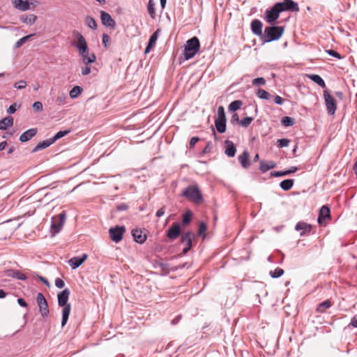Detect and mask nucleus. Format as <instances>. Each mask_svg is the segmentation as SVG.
<instances>
[{
    "instance_id": "1",
    "label": "nucleus",
    "mask_w": 357,
    "mask_h": 357,
    "mask_svg": "<svg viewBox=\"0 0 357 357\" xmlns=\"http://www.w3.org/2000/svg\"><path fill=\"white\" fill-rule=\"evenodd\" d=\"M72 45L78 51L79 56L83 66L81 67V73L84 76L88 75L92 72L91 64L96 61V56L93 53H89V47L84 37L77 31L73 32Z\"/></svg>"
},
{
    "instance_id": "2",
    "label": "nucleus",
    "mask_w": 357,
    "mask_h": 357,
    "mask_svg": "<svg viewBox=\"0 0 357 357\" xmlns=\"http://www.w3.org/2000/svg\"><path fill=\"white\" fill-rule=\"evenodd\" d=\"M182 195L194 204L200 205L203 202L202 195L197 185L188 186L183 190Z\"/></svg>"
},
{
    "instance_id": "3",
    "label": "nucleus",
    "mask_w": 357,
    "mask_h": 357,
    "mask_svg": "<svg viewBox=\"0 0 357 357\" xmlns=\"http://www.w3.org/2000/svg\"><path fill=\"white\" fill-rule=\"evenodd\" d=\"M284 31V28L283 26H267L264 29L262 40L264 43L277 40L282 36Z\"/></svg>"
},
{
    "instance_id": "4",
    "label": "nucleus",
    "mask_w": 357,
    "mask_h": 357,
    "mask_svg": "<svg viewBox=\"0 0 357 357\" xmlns=\"http://www.w3.org/2000/svg\"><path fill=\"white\" fill-rule=\"evenodd\" d=\"M200 43L199 39L194 36L187 40L184 50V57L186 60L193 58L199 51Z\"/></svg>"
},
{
    "instance_id": "5",
    "label": "nucleus",
    "mask_w": 357,
    "mask_h": 357,
    "mask_svg": "<svg viewBox=\"0 0 357 357\" xmlns=\"http://www.w3.org/2000/svg\"><path fill=\"white\" fill-rule=\"evenodd\" d=\"M66 220V211H63L61 213L57 215H54L51 219V231L53 233V235L59 233Z\"/></svg>"
},
{
    "instance_id": "6",
    "label": "nucleus",
    "mask_w": 357,
    "mask_h": 357,
    "mask_svg": "<svg viewBox=\"0 0 357 357\" xmlns=\"http://www.w3.org/2000/svg\"><path fill=\"white\" fill-rule=\"evenodd\" d=\"M57 297L59 305L63 307L61 326H64L67 322V289L61 291Z\"/></svg>"
},
{
    "instance_id": "7",
    "label": "nucleus",
    "mask_w": 357,
    "mask_h": 357,
    "mask_svg": "<svg viewBox=\"0 0 357 357\" xmlns=\"http://www.w3.org/2000/svg\"><path fill=\"white\" fill-rule=\"evenodd\" d=\"M323 96L328 113L331 115L334 114L337 109L335 99L330 94L328 90H324Z\"/></svg>"
},
{
    "instance_id": "8",
    "label": "nucleus",
    "mask_w": 357,
    "mask_h": 357,
    "mask_svg": "<svg viewBox=\"0 0 357 357\" xmlns=\"http://www.w3.org/2000/svg\"><path fill=\"white\" fill-rule=\"evenodd\" d=\"M275 4L279 8L280 11L281 12L286 10L291 12H298L299 10L298 3L292 0H284L282 2H279Z\"/></svg>"
},
{
    "instance_id": "9",
    "label": "nucleus",
    "mask_w": 357,
    "mask_h": 357,
    "mask_svg": "<svg viewBox=\"0 0 357 357\" xmlns=\"http://www.w3.org/2000/svg\"><path fill=\"white\" fill-rule=\"evenodd\" d=\"M37 303L39 307V312L43 317L49 314L47 302L42 293H38L36 297Z\"/></svg>"
},
{
    "instance_id": "10",
    "label": "nucleus",
    "mask_w": 357,
    "mask_h": 357,
    "mask_svg": "<svg viewBox=\"0 0 357 357\" xmlns=\"http://www.w3.org/2000/svg\"><path fill=\"white\" fill-rule=\"evenodd\" d=\"M125 231L126 229L123 226H116L115 227L110 228L109 230L111 239L116 243L119 242L122 239L123 234Z\"/></svg>"
},
{
    "instance_id": "11",
    "label": "nucleus",
    "mask_w": 357,
    "mask_h": 357,
    "mask_svg": "<svg viewBox=\"0 0 357 357\" xmlns=\"http://www.w3.org/2000/svg\"><path fill=\"white\" fill-rule=\"evenodd\" d=\"M280 13L279 8L275 4L271 10L266 11L265 19L266 22L273 24L278 19Z\"/></svg>"
},
{
    "instance_id": "12",
    "label": "nucleus",
    "mask_w": 357,
    "mask_h": 357,
    "mask_svg": "<svg viewBox=\"0 0 357 357\" xmlns=\"http://www.w3.org/2000/svg\"><path fill=\"white\" fill-rule=\"evenodd\" d=\"M181 234V225L174 222L167 231V236L171 240L176 239Z\"/></svg>"
},
{
    "instance_id": "13",
    "label": "nucleus",
    "mask_w": 357,
    "mask_h": 357,
    "mask_svg": "<svg viewBox=\"0 0 357 357\" xmlns=\"http://www.w3.org/2000/svg\"><path fill=\"white\" fill-rule=\"evenodd\" d=\"M195 238V234L191 231H188L183 234L181 236V242L186 244L185 248L183 249V252L186 254L188 250L192 248V241Z\"/></svg>"
},
{
    "instance_id": "14",
    "label": "nucleus",
    "mask_w": 357,
    "mask_h": 357,
    "mask_svg": "<svg viewBox=\"0 0 357 357\" xmlns=\"http://www.w3.org/2000/svg\"><path fill=\"white\" fill-rule=\"evenodd\" d=\"M100 20L103 25L110 27L113 29H115L116 22L108 13L101 10Z\"/></svg>"
},
{
    "instance_id": "15",
    "label": "nucleus",
    "mask_w": 357,
    "mask_h": 357,
    "mask_svg": "<svg viewBox=\"0 0 357 357\" xmlns=\"http://www.w3.org/2000/svg\"><path fill=\"white\" fill-rule=\"evenodd\" d=\"M331 218V211L327 206H323L319 210L318 222L320 225H326V220Z\"/></svg>"
},
{
    "instance_id": "16",
    "label": "nucleus",
    "mask_w": 357,
    "mask_h": 357,
    "mask_svg": "<svg viewBox=\"0 0 357 357\" xmlns=\"http://www.w3.org/2000/svg\"><path fill=\"white\" fill-rule=\"evenodd\" d=\"M86 254L82 255L81 257H73L68 260V264L73 269H75L81 266L87 259Z\"/></svg>"
},
{
    "instance_id": "17",
    "label": "nucleus",
    "mask_w": 357,
    "mask_h": 357,
    "mask_svg": "<svg viewBox=\"0 0 357 357\" xmlns=\"http://www.w3.org/2000/svg\"><path fill=\"white\" fill-rule=\"evenodd\" d=\"M13 7L21 11H26L30 8V3L28 0H11Z\"/></svg>"
},
{
    "instance_id": "18",
    "label": "nucleus",
    "mask_w": 357,
    "mask_h": 357,
    "mask_svg": "<svg viewBox=\"0 0 357 357\" xmlns=\"http://www.w3.org/2000/svg\"><path fill=\"white\" fill-rule=\"evenodd\" d=\"M38 130L37 128H30L25 132H24L20 136V141L21 142H26L29 141L31 138H33L37 134Z\"/></svg>"
},
{
    "instance_id": "19",
    "label": "nucleus",
    "mask_w": 357,
    "mask_h": 357,
    "mask_svg": "<svg viewBox=\"0 0 357 357\" xmlns=\"http://www.w3.org/2000/svg\"><path fill=\"white\" fill-rule=\"evenodd\" d=\"M312 225L307 224L304 222H299L296 225V230L301 231V236H303L305 234H309L312 230Z\"/></svg>"
},
{
    "instance_id": "20",
    "label": "nucleus",
    "mask_w": 357,
    "mask_h": 357,
    "mask_svg": "<svg viewBox=\"0 0 357 357\" xmlns=\"http://www.w3.org/2000/svg\"><path fill=\"white\" fill-rule=\"evenodd\" d=\"M6 275L7 277H11L20 280H26V276L25 274L22 273L19 271H15L13 269H8L6 271Z\"/></svg>"
},
{
    "instance_id": "21",
    "label": "nucleus",
    "mask_w": 357,
    "mask_h": 357,
    "mask_svg": "<svg viewBox=\"0 0 357 357\" xmlns=\"http://www.w3.org/2000/svg\"><path fill=\"white\" fill-rule=\"evenodd\" d=\"M159 31H160L159 29H158L151 36L149 40L148 45L146 46V47L145 49V52H144L145 54H147L148 52H149L155 45L156 41L158 40Z\"/></svg>"
},
{
    "instance_id": "22",
    "label": "nucleus",
    "mask_w": 357,
    "mask_h": 357,
    "mask_svg": "<svg viewBox=\"0 0 357 357\" xmlns=\"http://www.w3.org/2000/svg\"><path fill=\"white\" fill-rule=\"evenodd\" d=\"M132 234L134 240L138 243H143L146 239V234H143L142 231L140 229H133L132 231Z\"/></svg>"
},
{
    "instance_id": "23",
    "label": "nucleus",
    "mask_w": 357,
    "mask_h": 357,
    "mask_svg": "<svg viewBox=\"0 0 357 357\" xmlns=\"http://www.w3.org/2000/svg\"><path fill=\"white\" fill-rule=\"evenodd\" d=\"M14 123V119L12 116H6L0 120V130H6L10 127H12Z\"/></svg>"
},
{
    "instance_id": "24",
    "label": "nucleus",
    "mask_w": 357,
    "mask_h": 357,
    "mask_svg": "<svg viewBox=\"0 0 357 357\" xmlns=\"http://www.w3.org/2000/svg\"><path fill=\"white\" fill-rule=\"evenodd\" d=\"M252 32L257 36H262V23L258 20H254L251 23Z\"/></svg>"
},
{
    "instance_id": "25",
    "label": "nucleus",
    "mask_w": 357,
    "mask_h": 357,
    "mask_svg": "<svg viewBox=\"0 0 357 357\" xmlns=\"http://www.w3.org/2000/svg\"><path fill=\"white\" fill-rule=\"evenodd\" d=\"M238 161L244 168H248L250 166L249 153L247 151H244L242 154L238 157Z\"/></svg>"
},
{
    "instance_id": "26",
    "label": "nucleus",
    "mask_w": 357,
    "mask_h": 357,
    "mask_svg": "<svg viewBox=\"0 0 357 357\" xmlns=\"http://www.w3.org/2000/svg\"><path fill=\"white\" fill-rule=\"evenodd\" d=\"M275 165H276V164L273 161L266 162V161H264V160H261L260 161L259 169L262 172H266V171L274 168L275 167Z\"/></svg>"
},
{
    "instance_id": "27",
    "label": "nucleus",
    "mask_w": 357,
    "mask_h": 357,
    "mask_svg": "<svg viewBox=\"0 0 357 357\" xmlns=\"http://www.w3.org/2000/svg\"><path fill=\"white\" fill-rule=\"evenodd\" d=\"M51 144H52L50 139H47L40 142L32 150V153H36L42 149H45L49 147Z\"/></svg>"
},
{
    "instance_id": "28",
    "label": "nucleus",
    "mask_w": 357,
    "mask_h": 357,
    "mask_svg": "<svg viewBox=\"0 0 357 357\" xmlns=\"http://www.w3.org/2000/svg\"><path fill=\"white\" fill-rule=\"evenodd\" d=\"M37 16L34 14L23 15L20 17V20L26 24H33L36 22Z\"/></svg>"
},
{
    "instance_id": "29",
    "label": "nucleus",
    "mask_w": 357,
    "mask_h": 357,
    "mask_svg": "<svg viewBox=\"0 0 357 357\" xmlns=\"http://www.w3.org/2000/svg\"><path fill=\"white\" fill-rule=\"evenodd\" d=\"M227 144V148L225 150V154L229 157H234L235 155L236 149L234 146V144L232 142L227 140L225 142Z\"/></svg>"
},
{
    "instance_id": "30",
    "label": "nucleus",
    "mask_w": 357,
    "mask_h": 357,
    "mask_svg": "<svg viewBox=\"0 0 357 357\" xmlns=\"http://www.w3.org/2000/svg\"><path fill=\"white\" fill-rule=\"evenodd\" d=\"M332 305V303L330 300H326L320 304L316 308V312L319 313H323L326 310L328 309Z\"/></svg>"
},
{
    "instance_id": "31",
    "label": "nucleus",
    "mask_w": 357,
    "mask_h": 357,
    "mask_svg": "<svg viewBox=\"0 0 357 357\" xmlns=\"http://www.w3.org/2000/svg\"><path fill=\"white\" fill-rule=\"evenodd\" d=\"M215 125L217 130L220 133H223L226 130V120L222 119H215Z\"/></svg>"
},
{
    "instance_id": "32",
    "label": "nucleus",
    "mask_w": 357,
    "mask_h": 357,
    "mask_svg": "<svg viewBox=\"0 0 357 357\" xmlns=\"http://www.w3.org/2000/svg\"><path fill=\"white\" fill-rule=\"evenodd\" d=\"M312 81L317 84L322 88L326 87V84L324 79L318 75H307Z\"/></svg>"
},
{
    "instance_id": "33",
    "label": "nucleus",
    "mask_w": 357,
    "mask_h": 357,
    "mask_svg": "<svg viewBox=\"0 0 357 357\" xmlns=\"http://www.w3.org/2000/svg\"><path fill=\"white\" fill-rule=\"evenodd\" d=\"M294 183V181L293 179H286L280 183V186L282 190L287 191L293 187Z\"/></svg>"
},
{
    "instance_id": "34",
    "label": "nucleus",
    "mask_w": 357,
    "mask_h": 357,
    "mask_svg": "<svg viewBox=\"0 0 357 357\" xmlns=\"http://www.w3.org/2000/svg\"><path fill=\"white\" fill-rule=\"evenodd\" d=\"M148 12L152 19L155 18V3L153 0H149L147 6Z\"/></svg>"
},
{
    "instance_id": "35",
    "label": "nucleus",
    "mask_w": 357,
    "mask_h": 357,
    "mask_svg": "<svg viewBox=\"0 0 357 357\" xmlns=\"http://www.w3.org/2000/svg\"><path fill=\"white\" fill-rule=\"evenodd\" d=\"M256 95L261 99L268 100L271 98V95L268 92L263 89H259L256 92Z\"/></svg>"
},
{
    "instance_id": "36",
    "label": "nucleus",
    "mask_w": 357,
    "mask_h": 357,
    "mask_svg": "<svg viewBox=\"0 0 357 357\" xmlns=\"http://www.w3.org/2000/svg\"><path fill=\"white\" fill-rule=\"evenodd\" d=\"M83 89L82 87L79 86H76L75 87H73L70 93H69V95L72 98H77L79 94H81V93L82 92Z\"/></svg>"
},
{
    "instance_id": "37",
    "label": "nucleus",
    "mask_w": 357,
    "mask_h": 357,
    "mask_svg": "<svg viewBox=\"0 0 357 357\" xmlns=\"http://www.w3.org/2000/svg\"><path fill=\"white\" fill-rule=\"evenodd\" d=\"M281 122L284 126L288 127L295 124V119L289 116H284L282 119Z\"/></svg>"
},
{
    "instance_id": "38",
    "label": "nucleus",
    "mask_w": 357,
    "mask_h": 357,
    "mask_svg": "<svg viewBox=\"0 0 357 357\" xmlns=\"http://www.w3.org/2000/svg\"><path fill=\"white\" fill-rule=\"evenodd\" d=\"M85 23L89 28H91L92 29H97V24H96V20L90 16H88L86 17Z\"/></svg>"
},
{
    "instance_id": "39",
    "label": "nucleus",
    "mask_w": 357,
    "mask_h": 357,
    "mask_svg": "<svg viewBox=\"0 0 357 357\" xmlns=\"http://www.w3.org/2000/svg\"><path fill=\"white\" fill-rule=\"evenodd\" d=\"M242 104L241 100H234L229 104V109L230 111H236L241 108Z\"/></svg>"
},
{
    "instance_id": "40",
    "label": "nucleus",
    "mask_w": 357,
    "mask_h": 357,
    "mask_svg": "<svg viewBox=\"0 0 357 357\" xmlns=\"http://www.w3.org/2000/svg\"><path fill=\"white\" fill-rule=\"evenodd\" d=\"M67 135V130H61L58 132L54 136L50 138L52 143L54 144L56 140L59 139L60 138L66 136Z\"/></svg>"
},
{
    "instance_id": "41",
    "label": "nucleus",
    "mask_w": 357,
    "mask_h": 357,
    "mask_svg": "<svg viewBox=\"0 0 357 357\" xmlns=\"http://www.w3.org/2000/svg\"><path fill=\"white\" fill-rule=\"evenodd\" d=\"M284 273L283 269L277 268L274 271H270V275L272 278H277L282 275Z\"/></svg>"
},
{
    "instance_id": "42",
    "label": "nucleus",
    "mask_w": 357,
    "mask_h": 357,
    "mask_svg": "<svg viewBox=\"0 0 357 357\" xmlns=\"http://www.w3.org/2000/svg\"><path fill=\"white\" fill-rule=\"evenodd\" d=\"M252 84L254 86H263L266 84V79L264 77H257L252 79Z\"/></svg>"
},
{
    "instance_id": "43",
    "label": "nucleus",
    "mask_w": 357,
    "mask_h": 357,
    "mask_svg": "<svg viewBox=\"0 0 357 357\" xmlns=\"http://www.w3.org/2000/svg\"><path fill=\"white\" fill-rule=\"evenodd\" d=\"M207 230V226L204 222H200L199 227V231L198 234L199 236H203V237H205V232Z\"/></svg>"
},
{
    "instance_id": "44",
    "label": "nucleus",
    "mask_w": 357,
    "mask_h": 357,
    "mask_svg": "<svg viewBox=\"0 0 357 357\" xmlns=\"http://www.w3.org/2000/svg\"><path fill=\"white\" fill-rule=\"evenodd\" d=\"M33 35L31 34V35H28V36H26L24 37H22V38H20V40H18L15 45V47L16 48H18L20 47L21 45H22L29 38H30Z\"/></svg>"
},
{
    "instance_id": "45",
    "label": "nucleus",
    "mask_w": 357,
    "mask_h": 357,
    "mask_svg": "<svg viewBox=\"0 0 357 357\" xmlns=\"http://www.w3.org/2000/svg\"><path fill=\"white\" fill-rule=\"evenodd\" d=\"M253 121V118L252 117H245V119H243V120H241L240 121V124L241 126H242L243 127H248Z\"/></svg>"
},
{
    "instance_id": "46",
    "label": "nucleus",
    "mask_w": 357,
    "mask_h": 357,
    "mask_svg": "<svg viewBox=\"0 0 357 357\" xmlns=\"http://www.w3.org/2000/svg\"><path fill=\"white\" fill-rule=\"evenodd\" d=\"M290 140L288 139H280L278 140V145L280 148L287 147L289 146Z\"/></svg>"
},
{
    "instance_id": "47",
    "label": "nucleus",
    "mask_w": 357,
    "mask_h": 357,
    "mask_svg": "<svg viewBox=\"0 0 357 357\" xmlns=\"http://www.w3.org/2000/svg\"><path fill=\"white\" fill-rule=\"evenodd\" d=\"M218 118L216 119H224L226 120V116L225 114L224 107L222 106H220L218 108Z\"/></svg>"
},
{
    "instance_id": "48",
    "label": "nucleus",
    "mask_w": 357,
    "mask_h": 357,
    "mask_svg": "<svg viewBox=\"0 0 357 357\" xmlns=\"http://www.w3.org/2000/svg\"><path fill=\"white\" fill-rule=\"evenodd\" d=\"M26 86V82L24 80H20L14 84V88L17 89H22Z\"/></svg>"
},
{
    "instance_id": "49",
    "label": "nucleus",
    "mask_w": 357,
    "mask_h": 357,
    "mask_svg": "<svg viewBox=\"0 0 357 357\" xmlns=\"http://www.w3.org/2000/svg\"><path fill=\"white\" fill-rule=\"evenodd\" d=\"M33 109L36 112H40L43 110V104L40 101H36L33 104Z\"/></svg>"
},
{
    "instance_id": "50",
    "label": "nucleus",
    "mask_w": 357,
    "mask_h": 357,
    "mask_svg": "<svg viewBox=\"0 0 357 357\" xmlns=\"http://www.w3.org/2000/svg\"><path fill=\"white\" fill-rule=\"evenodd\" d=\"M191 220V213L190 212H188L183 215V224L184 225H188Z\"/></svg>"
},
{
    "instance_id": "51",
    "label": "nucleus",
    "mask_w": 357,
    "mask_h": 357,
    "mask_svg": "<svg viewBox=\"0 0 357 357\" xmlns=\"http://www.w3.org/2000/svg\"><path fill=\"white\" fill-rule=\"evenodd\" d=\"M271 175L275 177L287 176V172L286 171H278L271 173Z\"/></svg>"
},
{
    "instance_id": "52",
    "label": "nucleus",
    "mask_w": 357,
    "mask_h": 357,
    "mask_svg": "<svg viewBox=\"0 0 357 357\" xmlns=\"http://www.w3.org/2000/svg\"><path fill=\"white\" fill-rule=\"evenodd\" d=\"M55 285L56 287L61 289L65 286L64 281L61 278H56L55 280Z\"/></svg>"
},
{
    "instance_id": "53",
    "label": "nucleus",
    "mask_w": 357,
    "mask_h": 357,
    "mask_svg": "<svg viewBox=\"0 0 357 357\" xmlns=\"http://www.w3.org/2000/svg\"><path fill=\"white\" fill-rule=\"evenodd\" d=\"M327 53L331 55V56H333L335 58H337V59H341V56L340 54L337 52L336 51L333 50H327Z\"/></svg>"
},
{
    "instance_id": "54",
    "label": "nucleus",
    "mask_w": 357,
    "mask_h": 357,
    "mask_svg": "<svg viewBox=\"0 0 357 357\" xmlns=\"http://www.w3.org/2000/svg\"><path fill=\"white\" fill-rule=\"evenodd\" d=\"M16 103H13L11 105H10V107H8V109H7V112L9 114H14L16 110H17V108H16Z\"/></svg>"
},
{
    "instance_id": "55",
    "label": "nucleus",
    "mask_w": 357,
    "mask_h": 357,
    "mask_svg": "<svg viewBox=\"0 0 357 357\" xmlns=\"http://www.w3.org/2000/svg\"><path fill=\"white\" fill-rule=\"evenodd\" d=\"M349 326L357 328V314L354 315L349 324Z\"/></svg>"
},
{
    "instance_id": "56",
    "label": "nucleus",
    "mask_w": 357,
    "mask_h": 357,
    "mask_svg": "<svg viewBox=\"0 0 357 357\" xmlns=\"http://www.w3.org/2000/svg\"><path fill=\"white\" fill-rule=\"evenodd\" d=\"M274 102L278 105H282L284 102V100L280 96L277 95L274 97Z\"/></svg>"
},
{
    "instance_id": "57",
    "label": "nucleus",
    "mask_w": 357,
    "mask_h": 357,
    "mask_svg": "<svg viewBox=\"0 0 357 357\" xmlns=\"http://www.w3.org/2000/svg\"><path fill=\"white\" fill-rule=\"evenodd\" d=\"M199 138L197 137H193L191 138L190 141V148L194 147L195 144L199 141Z\"/></svg>"
},
{
    "instance_id": "58",
    "label": "nucleus",
    "mask_w": 357,
    "mask_h": 357,
    "mask_svg": "<svg viewBox=\"0 0 357 357\" xmlns=\"http://www.w3.org/2000/svg\"><path fill=\"white\" fill-rule=\"evenodd\" d=\"M109 41V36L107 34L102 35V43L105 45V47H106L107 46V43Z\"/></svg>"
},
{
    "instance_id": "59",
    "label": "nucleus",
    "mask_w": 357,
    "mask_h": 357,
    "mask_svg": "<svg viewBox=\"0 0 357 357\" xmlns=\"http://www.w3.org/2000/svg\"><path fill=\"white\" fill-rule=\"evenodd\" d=\"M17 303L22 306V307H26L27 306V303L26 302L24 301V299L22 298H19L17 299Z\"/></svg>"
},
{
    "instance_id": "60",
    "label": "nucleus",
    "mask_w": 357,
    "mask_h": 357,
    "mask_svg": "<svg viewBox=\"0 0 357 357\" xmlns=\"http://www.w3.org/2000/svg\"><path fill=\"white\" fill-rule=\"evenodd\" d=\"M165 207H162L160 208L156 213V216L160 218L161 216H162L165 213Z\"/></svg>"
},
{
    "instance_id": "61",
    "label": "nucleus",
    "mask_w": 357,
    "mask_h": 357,
    "mask_svg": "<svg viewBox=\"0 0 357 357\" xmlns=\"http://www.w3.org/2000/svg\"><path fill=\"white\" fill-rule=\"evenodd\" d=\"M298 170L296 167H291L289 169L287 170V174L295 173Z\"/></svg>"
},
{
    "instance_id": "62",
    "label": "nucleus",
    "mask_w": 357,
    "mask_h": 357,
    "mask_svg": "<svg viewBox=\"0 0 357 357\" xmlns=\"http://www.w3.org/2000/svg\"><path fill=\"white\" fill-rule=\"evenodd\" d=\"M231 122H234V121H236L238 122V116L237 114H234L232 117H231Z\"/></svg>"
},
{
    "instance_id": "63",
    "label": "nucleus",
    "mask_w": 357,
    "mask_h": 357,
    "mask_svg": "<svg viewBox=\"0 0 357 357\" xmlns=\"http://www.w3.org/2000/svg\"><path fill=\"white\" fill-rule=\"evenodd\" d=\"M6 144H7V142L6 141L1 142L0 143V151H3L5 149Z\"/></svg>"
},
{
    "instance_id": "64",
    "label": "nucleus",
    "mask_w": 357,
    "mask_h": 357,
    "mask_svg": "<svg viewBox=\"0 0 357 357\" xmlns=\"http://www.w3.org/2000/svg\"><path fill=\"white\" fill-rule=\"evenodd\" d=\"M353 169L354 171V173L357 177V160H356V162H355L354 167H353Z\"/></svg>"
}]
</instances>
